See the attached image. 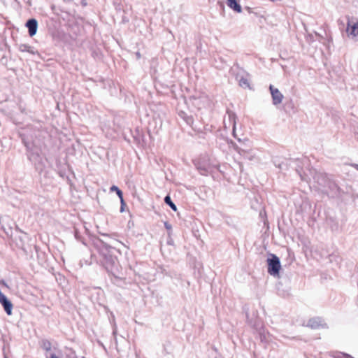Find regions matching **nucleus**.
<instances>
[{
    "mask_svg": "<svg viewBox=\"0 0 358 358\" xmlns=\"http://www.w3.org/2000/svg\"><path fill=\"white\" fill-rule=\"evenodd\" d=\"M229 113V117L230 120H233V130L234 131V129H235V125H236V121H235V117H236V115L234 113Z\"/></svg>",
    "mask_w": 358,
    "mask_h": 358,
    "instance_id": "dca6fc26",
    "label": "nucleus"
},
{
    "mask_svg": "<svg viewBox=\"0 0 358 358\" xmlns=\"http://www.w3.org/2000/svg\"><path fill=\"white\" fill-rule=\"evenodd\" d=\"M281 264L280 259L275 255L270 253V275L280 278Z\"/></svg>",
    "mask_w": 358,
    "mask_h": 358,
    "instance_id": "20e7f679",
    "label": "nucleus"
},
{
    "mask_svg": "<svg viewBox=\"0 0 358 358\" xmlns=\"http://www.w3.org/2000/svg\"><path fill=\"white\" fill-rule=\"evenodd\" d=\"M181 117L185 120L187 124L191 125L193 123V118L192 116L187 115L185 113H182Z\"/></svg>",
    "mask_w": 358,
    "mask_h": 358,
    "instance_id": "4468645a",
    "label": "nucleus"
},
{
    "mask_svg": "<svg viewBox=\"0 0 358 358\" xmlns=\"http://www.w3.org/2000/svg\"><path fill=\"white\" fill-rule=\"evenodd\" d=\"M110 192L115 191L117 193L119 198L120 199V202L122 203V205H125V203H124V201L123 199V193L117 186L113 185L110 187Z\"/></svg>",
    "mask_w": 358,
    "mask_h": 358,
    "instance_id": "1a4fd4ad",
    "label": "nucleus"
},
{
    "mask_svg": "<svg viewBox=\"0 0 358 358\" xmlns=\"http://www.w3.org/2000/svg\"><path fill=\"white\" fill-rule=\"evenodd\" d=\"M266 262L267 266H268V256L267 257Z\"/></svg>",
    "mask_w": 358,
    "mask_h": 358,
    "instance_id": "b1692460",
    "label": "nucleus"
},
{
    "mask_svg": "<svg viewBox=\"0 0 358 358\" xmlns=\"http://www.w3.org/2000/svg\"><path fill=\"white\" fill-rule=\"evenodd\" d=\"M99 262L106 271L116 276L119 271V262L117 258L114 256L110 248H106L100 251Z\"/></svg>",
    "mask_w": 358,
    "mask_h": 358,
    "instance_id": "f257e3e1",
    "label": "nucleus"
},
{
    "mask_svg": "<svg viewBox=\"0 0 358 358\" xmlns=\"http://www.w3.org/2000/svg\"><path fill=\"white\" fill-rule=\"evenodd\" d=\"M41 346L46 351H49L51 349V343L48 340H43Z\"/></svg>",
    "mask_w": 358,
    "mask_h": 358,
    "instance_id": "ddd939ff",
    "label": "nucleus"
},
{
    "mask_svg": "<svg viewBox=\"0 0 358 358\" xmlns=\"http://www.w3.org/2000/svg\"><path fill=\"white\" fill-rule=\"evenodd\" d=\"M19 50L21 52H28L32 55L35 54V52L33 50V48L27 44H20L19 45Z\"/></svg>",
    "mask_w": 358,
    "mask_h": 358,
    "instance_id": "9d476101",
    "label": "nucleus"
},
{
    "mask_svg": "<svg viewBox=\"0 0 358 358\" xmlns=\"http://www.w3.org/2000/svg\"><path fill=\"white\" fill-rule=\"evenodd\" d=\"M227 5L230 8L237 13H241L242 11L241 6L238 3L237 0H227Z\"/></svg>",
    "mask_w": 358,
    "mask_h": 358,
    "instance_id": "6e6552de",
    "label": "nucleus"
},
{
    "mask_svg": "<svg viewBox=\"0 0 358 358\" xmlns=\"http://www.w3.org/2000/svg\"><path fill=\"white\" fill-rule=\"evenodd\" d=\"M259 216L261 217V218L263 220L264 227H266L265 232H266L268 230V224L267 223V220H266V212L264 209L263 212L262 211L260 212Z\"/></svg>",
    "mask_w": 358,
    "mask_h": 358,
    "instance_id": "f8f14e48",
    "label": "nucleus"
},
{
    "mask_svg": "<svg viewBox=\"0 0 358 358\" xmlns=\"http://www.w3.org/2000/svg\"><path fill=\"white\" fill-rule=\"evenodd\" d=\"M164 226H165L166 229L169 230V229H171V225L169 223H168V222H165L164 223Z\"/></svg>",
    "mask_w": 358,
    "mask_h": 358,
    "instance_id": "aec40b11",
    "label": "nucleus"
},
{
    "mask_svg": "<svg viewBox=\"0 0 358 358\" xmlns=\"http://www.w3.org/2000/svg\"><path fill=\"white\" fill-rule=\"evenodd\" d=\"M348 37L353 42H358V20H348L346 27Z\"/></svg>",
    "mask_w": 358,
    "mask_h": 358,
    "instance_id": "7ed1b4c3",
    "label": "nucleus"
},
{
    "mask_svg": "<svg viewBox=\"0 0 358 358\" xmlns=\"http://www.w3.org/2000/svg\"><path fill=\"white\" fill-rule=\"evenodd\" d=\"M1 229L4 231V232L7 234V235H9L10 234H11L12 233V226L9 225L8 226V230L6 229V228L4 227V225H2L1 226Z\"/></svg>",
    "mask_w": 358,
    "mask_h": 358,
    "instance_id": "f3484780",
    "label": "nucleus"
},
{
    "mask_svg": "<svg viewBox=\"0 0 358 358\" xmlns=\"http://www.w3.org/2000/svg\"><path fill=\"white\" fill-rule=\"evenodd\" d=\"M6 358H7V357H6Z\"/></svg>",
    "mask_w": 358,
    "mask_h": 358,
    "instance_id": "bb28decb",
    "label": "nucleus"
},
{
    "mask_svg": "<svg viewBox=\"0 0 358 358\" xmlns=\"http://www.w3.org/2000/svg\"><path fill=\"white\" fill-rule=\"evenodd\" d=\"M28 157L34 164L37 169H42V159L38 150H31L28 155Z\"/></svg>",
    "mask_w": 358,
    "mask_h": 358,
    "instance_id": "423d86ee",
    "label": "nucleus"
},
{
    "mask_svg": "<svg viewBox=\"0 0 358 358\" xmlns=\"http://www.w3.org/2000/svg\"><path fill=\"white\" fill-rule=\"evenodd\" d=\"M124 206L125 205H122V203H121L120 212L122 213L124 210Z\"/></svg>",
    "mask_w": 358,
    "mask_h": 358,
    "instance_id": "412c9836",
    "label": "nucleus"
},
{
    "mask_svg": "<svg viewBox=\"0 0 358 358\" xmlns=\"http://www.w3.org/2000/svg\"><path fill=\"white\" fill-rule=\"evenodd\" d=\"M74 233H75V237H76V238L77 240H78V241H82V242L84 243V242H83V239H82V237H81V236H80V233L78 231L77 229H75V231H74Z\"/></svg>",
    "mask_w": 358,
    "mask_h": 358,
    "instance_id": "a211bd4d",
    "label": "nucleus"
},
{
    "mask_svg": "<svg viewBox=\"0 0 358 358\" xmlns=\"http://www.w3.org/2000/svg\"><path fill=\"white\" fill-rule=\"evenodd\" d=\"M270 94L271 95L272 104L278 110H285L283 101L285 96L277 88L270 85Z\"/></svg>",
    "mask_w": 358,
    "mask_h": 358,
    "instance_id": "f03ea898",
    "label": "nucleus"
},
{
    "mask_svg": "<svg viewBox=\"0 0 358 358\" xmlns=\"http://www.w3.org/2000/svg\"><path fill=\"white\" fill-rule=\"evenodd\" d=\"M306 327L313 329H327L328 327L324 320L320 317H314L309 319L306 323Z\"/></svg>",
    "mask_w": 358,
    "mask_h": 358,
    "instance_id": "39448f33",
    "label": "nucleus"
},
{
    "mask_svg": "<svg viewBox=\"0 0 358 358\" xmlns=\"http://www.w3.org/2000/svg\"><path fill=\"white\" fill-rule=\"evenodd\" d=\"M16 229H17V231H21V230L18 228V227H17V226H16Z\"/></svg>",
    "mask_w": 358,
    "mask_h": 358,
    "instance_id": "393cba45",
    "label": "nucleus"
},
{
    "mask_svg": "<svg viewBox=\"0 0 358 358\" xmlns=\"http://www.w3.org/2000/svg\"><path fill=\"white\" fill-rule=\"evenodd\" d=\"M24 145L27 148V149H29V145L27 143L24 142Z\"/></svg>",
    "mask_w": 358,
    "mask_h": 358,
    "instance_id": "4be33fe9",
    "label": "nucleus"
},
{
    "mask_svg": "<svg viewBox=\"0 0 358 358\" xmlns=\"http://www.w3.org/2000/svg\"><path fill=\"white\" fill-rule=\"evenodd\" d=\"M239 85L241 87L243 88H247L250 87L248 80L246 78H241L239 80Z\"/></svg>",
    "mask_w": 358,
    "mask_h": 358,
    "instance_id": "2eb2a0df",
    "label": "nucleus"
},
{
    "mask_svg": "<svg viewBox=\"0 0 358 358\" xmlns=\"http://www.w3.org/2000/svg\"><path fill=\"white\" fill-rule=\"evenodd\" d=\"M296 171H297V172L299 173V176H301V178L302 179H303V176H302V175H301V172H300L298 169H297Z\"/></svg>",
    "mask_w": 358,
    "mask_h": 358,
    "instance_id": "5701e85b",
    "label": "nucleus"
},
{
    "mask_svg": "<svg viewBox=\"0 0 358 358\" xmlns=\"http://www.w3.org/2000/svg\"><path fill=\"white\" fill-rule=\"evenodd\" d=\"M336 358H353V357L347 354H341Z\"/></svg>",
    "mask_w": 358,
    "mask_h": 358,
    "instance_id": "6ab92c4d",
    "label": "nucleus"
},
{
    "mask_svg": "<svg viewBox=\"0 0 358 358\" xmlns=\"http://www.w3.org/2000/svg\"><path fill=\"white\" fill-rule=\"evenodd\" d=\"M137 57H140V54L138 52L137 53Z\"/></svg>",
    "mask_w": 358,
    "mask_h": 358,
    "instance_id": "a878e982",
    "label": "nucleus"
},
{
    "mask_svg": "<svg viewBox=\"0 0 358 358\" xmlns=\"http://www.w3.org/2000/svg\"><path fill=\"white\" fill-rule=\"evenodd\" d=\"M26 27L28 29V32L30 36H34L37 31L38 22L36 19L31 18L27 21Z\"/></svg>",
    "mask_w": 358,
    "mask_h": 358,
    "instance_id": "0eeeda50",
    "label": "nucleus"
},
{
    "mask_svg": "<svg viewBox=\"0 0 358 358\" xmlns=\"http://www.w3.org/2000/svg\"><path fill=\"white\" fill-rule=\"evenodd\" d=\"M164 202L166 203L173 210L177 211V207L176 204L172 201L171 197L167 195L164 198Z\"/></svg>",
    "mask_w": 358,
    "mask_h": 358,
    "instance_id": "9b49d317",
    "label": "nucleus"
}]
</instances>
